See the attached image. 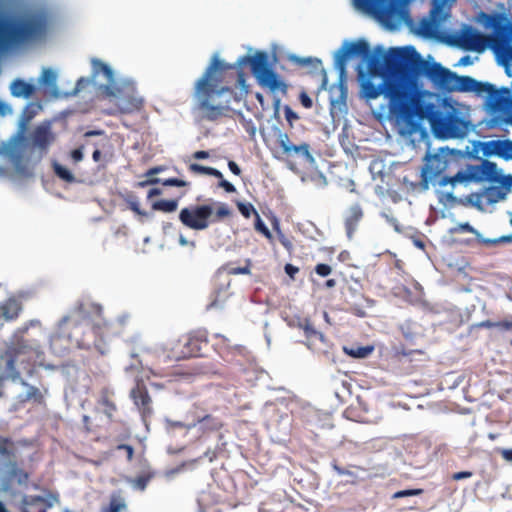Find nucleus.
<instances>
[{"label": "nucleus", "mask_w": 512, "mask_h": 512, "mask_svg": "<svg viewBox=\"0 0 512 512\" xmlns=\"http://www.w3.org/2000/svg\"><path fill=\"white\" fill-rule=\"evenodd\" d=\"M201 425L202 430L217 431L223 427V422L218 418L210 414L203 417H199L187 426V430Z\"/></svg>", "instance_id": "30"}, {"label": "nucleus", "mask_w": 512, "mask_h": 512, "mask_svg": "<svg viewBox=\"0 0 512 512\" xmlns=\"http://www.w3.org/2000/svg\"><path fill=\"white\" fill-rule=\"evenodd\" d=\"M83 147H79L77 149L72 150L71 158L74 162H80L83 159Z\"/></svg>", "instance_id": "60"}, {"label": "nucleus", "mask_w": 512, "mask_h": 512, "mask_svg": "<svg viewBox=\"0 0 512 512\" xmlns=\"http://www.w3.org/2000/svg\"><path fill=\"white\" fill-rule=\"evenodd\" d=\"M505 188L499 186H490L484 192V197L490 204L497 203L506 197Z\"/></svg>", "instance_id": "39"}, {"label": "nucleus", "mask_w": 512, "mask_h": 512, "mask_svg": "<svg viewBox=\"0 0 512 512\" xmlns=\"http://www.w3.org/2000/svg\"><path fill=\"white\" fill-rule=\"evenodd\" d=\"M53 169H54L55 174L60 179L66 181V182H69V183H71V182H73L75 180V177L72 174V172L68 168H66L65 166H62L59 163H54L53 164Z\"/></svg>", "instance_id": "41"}, {"label": "nucleus", "mask_w": 512, "mask_h": 512, "mask_svg": "<svg viewBox=\"0 0 512 512\" xmlns=\"http://www.w3.org/2000/svg\"><path fill=\"white\" fill-rule=\"evenodd\" d=\"M355 5L389 25L407 12L401 6V0H354Z\"/></svg>", "instance_id": "14"}, {"label": "nucleus", "mask_w": 512, "mask_h": 512, "mask_svg": "<svg viewBox=\"0 0 512 512\" xmlns=\"http://www.w3.org/2000/svg\"><path fill=\"white\" fill-rule=\"evenodd\" d=\"M255 229L262 233L267 239H272V234L265 223L260 218V215L256 213Z\"/></svg>", "instance_id": "48"}, {"label": "nucleus", "mask_w": 512, "mask_h": 512, "mask_svg": "<svg viewBox=\"0 0 512 512\" xmlns=\"http://www.w3.org/2000/svg\"><path fill=\"white\" fill-rule=\"evenodd\" d=\"M10 92L12 96L17 98H29L35 92V86L17 78L11 83Z\"/></svg>", "instance_id": "32"}, {"label": "nucleus", "mask_w": 512, "mask_h": 512, "mask_svg": "<svg viewBox=\"0 0 512 512\" xmlns=\"http://www.w3.org/2000/svg\"><path fill=\"white\" fill-rule=\"evenodd\" d=\"M212 216L213 207L211 205H191L181 209L179 220L185 227L201 231L209 227Z\"/></svg>", "instance_id": "15"}, {"label": "nucleus", "mask_w": 512, "mask_h": 512, "mask_svg": "<svg viewBox=\"0 0 512 512\" xmlns=\"http://www.w3.org/2000/svg\"><path fill=\"white\" fill-rule=\"evenodd\" d=\"M457 74L433 62L428 79L441 91L453 92Z\"/></svg>", "instance_id": "21"}, {"label": "nucleus", "mask_w": 512, "mask_h": 512, "mask_svg": "<svg viewBox=\"0 0 512 512\" xmlns=\"http://www.w3.org/2000/svg\"><path fill=\"white\" fill-rule=\"evenodd\" d=\"M500 172L497 164L489 160H482L479 165L469 166L467 172L459 171L452 178H443L440 185H455L469 181H489L495 183L499 180Z\"/></svg>", "instance_id": "13"}, {"label": "nucleus", "mask_w": 512, "mask_h": 512, "mask_svg": "<svg viewBox=\"0 0 512 512\" xmlns=\"http://www.w3.org/2000/svg\"><path fill=\"white\" fill-rule=\"evenodd\" d=\"M103 92L107 96L116 98V105L121 113H133L143 107L144 101L137 95L133 87H128L125 92L118 87L105 85L103 86Z\"/></svg>", "instance_id": "16"}, {"label": "nucleus", "mask_w": 512, "mask_h": 512, "mask_svg": "<svg viewBox=\"0 0 512 512\" xmlns=\"http://www.w3.org/2000/svg\"><path fill=\"white\" fill-rule=\"evenodd\" d=\"M489 106L493 111L507 113L504 122L512 125V96L509 88L496 89L492 85L491 89L486 91Z\"/></svg>", "instance_id": "18"}, {"label": "nucleus", "mask_w": 512, "mask_h": 512, "mask_svg": "<svg viewBox=\"0 0 512 512\" xmlns=\"http://www.w3.org/2000/svg\"><path fill=\"white\" fill-rule=\"evenodd\" d=\"M117 450H124V453H126V459L128 461H131L134 456V448L131 445L127 444H119L116 446Z\"/></svg>", "instance_id": "54"}, {"label": "nucleus", "mask_w": 512, "mask_h": 512, "mask_svg": "<svg viewBox=\"0 0 512 512\" xmlns=\"http://www.w3.org/2000/svg\"><path fill=\"white\" fill-rule=\"evenodd\" d=\"M359 78L361 81V91L365 98L376 99L383 94L388 100L389 113L396 119L399 124L405 125L406 118L402 117L398 111L394 110V104L396 103V90L398 87L406 89L409 94V98H415L418 90H414L409 84L396 79H385L377 86L370 79L365 77L364 72L359 69Z\"/></svg>", "instance_id": "8"}, {"label": "nucleus", "mask_w": 512, "mask_h": 512, "mask_svg": "<svg viewBox=\"0 0 512 512\" xmlns=\"http://www.w3.org/2000/svg\"><path fill=\"white\" fill-rule=\"evenodd\" d=\"M243 60L249 63L252 74L257 79L260 86L269 89L271 92L280 91L286 93L287 85L279 75L270 68L268 56L265 52H257L253 56L244 57Z\"/></svg>", "instance_id": "10"}, {"label": "nucleus", "mask_w": 512, "mask_h": 512, "mask_svg": "<svg viewBox=\"0 0 512 512\" xmlns=\"http://www.w3.org/2000/svg\"><path fill=\"white\" fill-rule=\"evenodd\" d=\"M370 52V46L365 40H358L355 42L345 43L338 52L336 58V66L340 71V74H344L346 69V61L350 56H362L363 58L368 57Z\"/></svg>", "instance_id": "19"}, {"label": "nucleus", "mask_w": 512, "mask_h": 512, "mask_svg": "<svg viewBox=\"0 0 512 512\" xmlns=\"http://www.w3.org/2000/svg\"><path fill=\"white\" fill-rule=\"evenodd\" d=\"M32 445L29 440L13 441L12 438L0 433V473L6 471L8 478L16 480L19 485H25L30 479V473L20 468L16 457L19 447Z\"/></svg>", "instance_id": "9"}, {"label": "nucleus", "mask_w": 512, "mask_h": 512, "mask_svg": "<svg viewBox=\"0 0 512 512\" xmlns=\"http://www.w3.org/2000/svg\"><path fill=\"white\" fill-rule=\"evenodd\" d=\"M207 344L208 340L204 332L185 334L172 343L168 357L174 361L198 357L202 355V349Z\"/></svg>", "instance_id": "12"}, {"label": "nucleus", "mask_w": 512, "mask_h": 512, "mask_svg": "<svg viewBox=\"0 0 512 512\" xmlns=\"http://www.w3.org/2000/svg\"><path fill=\"white\" fill-rule=\"evenodd\" d=\"M276 143L287 160H301L307 163L314 162V157L310 152V145L308 143L303 142L295 145L285 132L278 133Z\"/></svg>", "instance_id": "17"}, {"label": "nucleus", "mask_w": 512, "mask_h": 512, "mask_svg": "<svg viewBox=\"0 0 512 512\" xmlns=\"http://www.w3.org/2000/svg\"><path fill=\"white\" fill-rule=\"evenodd\" d=\"M472 475H473V473L470 471H461V472L454 473L452 476V479L458 481V480L470 478Z\"/></svg>", "instance_id": "61"}, {"label": "nucleus", "mask_w": 512, "mask_h": 512, "mask_svg": "<svg viewBox=\"0 0 512 512\" xmlns=\"http://www.w3.org/2000/svg\"><path fill=\"white\" fill-rule=\"evenodd\" d=\"M294 62L299 64L300 66H306L307 64L309 63H312V62H315L316 64H320V60L318 59H312V58H299V57H294L293 58Z\"/></svg>", "instance_id": "58"}, {"label": "nucleus", "mask_w": 512, "mask_h": 512, "mask_svg": "<svg viewBox=\"0 0 512 512\" xmlns=\"http://www.w3.org/2000/svg\"><path fill=\"white\" fill-rule=\"evenodd\" d=\"M130 397L132 398L134 404L137 406L143 417H147L152 414V399L149 395L147 387L142 380H138L136 382V385L130 392Z\"/></svg>", "instance_id": "22"}, {"label": "nucleus", "mask_w": 512, "mask_h": 512, "mask_svg": "<svg viewBox=\"0 0 512 512\" xmlns=\"http://www.w3.org/2000/svg\"><path fill=\"white\" fill-rule=\"evenodd\" d=\"M387 53L381 47H376L374 54L372 55L369 52V56L364 59L367 61L368 71L371 76H381L384 74V71H387L385 65Z\"/></svg>", "instance_id": "26"}, {"label": "nucleus", "mask_w": 512, "mask_h": 512, "mask_svg": "<svg viewBox=\"0 0 512 512\" xmlns=\"http://www.w3.org/2000/svg\"><path fill=\"white\" fill-rule=\"evenodd\" d=\"M457 42L466 51L483 52L489 47L506 70L512 65V26L498 25L494 34L487 36L470 25H464Z\"/></svg>", "instance_id": "3"}, {"label": "nucleus", "mask_w": 512, "mask_h": 512, "mask_svg": "<svg viewBox=\"0 0 512 512\" xmlns=\"http://www.w3.org/2000/svg\"><path fill=\"white\" fill-rule=\"evenodd\" d=\"M364 216L363 209L360 204L352 205L346 212L344 224L347 237L351 239L357 230V227Z\"/></svg>", "instance_id": "27"}, {"label": "nucleus", "mask_w": 512, "mask_h": 512, "mask_svg": "<svg viewBox=\"0 0 512 512\" xmlns=\"http://www.w3.org/2000/svg\"><path fill=\"white\" fill-rule=\"evenodd\" d=\"M98 406L102 407L103 413L112 421L118 408L115 402V392L110 387H103L97 398Z\"/></svg>", "instance_id": "24"}, {"label": "nucleus", "mask_w": 512, "mask_h": 512, "mask_svg": "<svg viewBox=\"0 0 512 512\" xmlns=\"http://www.w3.org/2000/svg\"><path fill=\"white\" fill-rule=\"evenodd\" d=\"M485 155L495 154L504 160H512V140H493L487 143Z\"/></svg>", "instance_id": "29"}, {"label": "nucleus", "mask_w": 512, "mask_h": 512, "mask_svg": "<svg viewBox=\"0 0 512 512\" xmlns=\"http://www.w3.org/2000/svg\"><path fill=\"white\" fill-rule=\"evenodd\" d=\"M188 170L194 174L209 175L218 179H222V173L213 167H207L197 163H191L188 166Z\"/></svg>", "instance_id": "40"}, {"label": "nucleus", "mask_w": 512, "mask_h": 512, "mask_svg": "<svg viewBox=\"0 0 512 512\" xmlns=\"http://www.w3.org/2000/svg\"><path fill=\"white\" fill-rule=\"evenodd\" d=\"M179 204L178 199L165 200L161 199L153 202L152 209L155 211H161L164 213H171L177 210Z\"/></svg>", "instance_id": "38"}, {"label": "nucleus", "mask_w": 512, "mask_h": 512, "mask_svg": "<svg viewBox=\"0 0 512 512\" xmlns=\"http://www.w3.org/2000/svg\"><path fill=\"white\" fill-rule=\"evenodd\" d=\"M284 115L291 128L293 127V122L299 119L298 114L288 105L284 107Z\"/></svg>", "instance_id": "52"}, {"label": "nucleus", "mask_w": 512, "mask_h": 512, "mask_svg": "<svg viewBox=\"0 0 512 512\" xmlns=\"http://www.w3.org/2000/svg\"><path fill=\"white\" fill-rule=\"evenodd\" d=\"M21 382V384L25 387H27V393H26V399L27 400H34L36 402H41L42 399H43V396L40 392V390L35 387V386H32V385H29L27 382H25L24 380H19Z\"/></svg>", "instance_id": "43"}, {"label": "nucleus", "mask_w": 512, "mask_h": 512, "mask_svg": "<svg viewBox=\"0 0 512 512\" xmlns=\"http://www.w3.org/2000/svg\"><path fill=\"white\" fill-rule=\"evenodd\" d=\"M192 157L194 159H207L209 157V152L204 150H199L193 153Z\"/></svg>", "instance_id": "64"}, {"label": "nucleus", "mask_w": 512, "mask_h": 512, "mask_svg": "<svg viewBox=\"0 0 512 512\" xmlns=\"http://www.w3.org/2000/svg\"><path fill=\"white\" fill-rule=\"evenodd\" d=\"M22 307L18 300L15 298H8L0 303V318L7 321L14 320L19 316Z\"/></svg>", "instance_id": "31"}, {"label": "nucleus", "mask_w": 512, "mask_h": 512, "mask_svg": "<svg viewBox=\"0 0 512 512\" xmlns=\"http://www.w3.org/2000/svg\"><path fill=\"white\" fill-rule=\"evenodd\" d=\"M228 167H229V170L234 174V175H237L239 176L241 174V169L240 167L238 166V164L232 160H230L228 162Z\"/></svg>", "instance_id": "62"}, {"label": "nucleus", "mask_w": 512, "mask_h": 512, "mask_svg": "<svg viewBox=\"0 0 512 512\" xmlns=\"http://www.w3.org/2000/svg\"><path fill=\"white\" fill-rule=\"evenodd\" d=\"M449 235L454 243L461 245H473L474 243H487L481 234L468 222L460 223L449 229Z\"/></svg>", "instance_id": "20"}, {"label": "nucleus", "mask_w": 512, "mask_h": 512, "mask_svg": "<svg viewBox=\"0 0 512 512\" xmlns=\"http://www.w3.org/2000/svg\"><path fill=\"white\" fill-rule=\"evenodd\" d=\"M54 137L47 126H39L33 133V143L40 148H47Z\"/></svg>", "instance_id": "34"}, {"label": "nucleus", "mask_w": 512, "mask_h": 512, "mask_svg": "<svg viewBox=\"0 0 512 512\" xmlns=\"http://www.w3.org/2000/svg\"><path fill=\"white\" fill-rule=\"evenodd\" d=\"M48 17L42 10L28 11L14 24L5 29L6 39L14 44H22L42 39L47 32Z\"/></svg>", "instance_id": "7"}, {"label": "nucleus", "mask_w": 512, "mask_h": 512, "mask_svg": "<svg viewBox=\"0 0 512 512\" xmlns=\"http://www.w3.org/2000/svg\"><path fill=\"white\" fill-rule=\"evenodd\" d=\"M299 100L304 108H306V109L312 108L313 101H312L311 97L305 91H302L299 94Z\"/></svg>", "instance_id": "53"}, {"label": "nucleus", "mask_w": 512, "mask_h": 512, "mask_svg": "<svg viewBox=\"0 0 512 512\" xmlns=\"http://www.w3.org/2000/svg\"><path fill=\"white\" fill-rule=\"evenodd\" d=\"M499 183L500 188H505V193L508 194L510 189L512 188V176L511 175H499V180L496 182Z\"/></svg>", "instance_id": "50"}, {"label": "nucleus", "mask_w": 512, "mask_h": 512, "mask_svg": "<svg viewBox=\"0 0 512 512\" xmlns=\"http://www.w3.org/2000/svg\"><path fill=\"white\" fill-rule=\"evenodd\" d=\"M396 91L393 109L406 118L405 127L409 133L419 130V121L427 120L438 137L462 138L467 134L469 121L460 116L448 98L426 90H419L415 98H409L406 89L398 87Z\"/></svg>", "instance_id": "1"}, {"label": "nucleus", "mask_w": 512, "mask_h": 512, "mask_svg": "<svg viewBox=\"0 0 512 512\" xmlns=\"http://www.w3.org/2000/svg\"><path fill=\"white\" fill-rule=\"evenodd\" d=\"M72 325L69 338L78 348L95 349L102 355L106 353V336L109 328L108 323L100 314L95 318L83 316L80 320L74 321Z\"/></svg>", "instance_id": "4"}, {"label": "nucleus", "mask_w": 512, "mask_h": 512, "mask_svg": "<svg viewBox=\"0 0 512 512\" xmlns=\"http://www.w3.org/2000/svg\"><path fill=\"white\" fill-rule=\"evenodd\" d=\"M298 327L304 331L309 343H313L315 340L324 342V335L314 328L312 322L308 318L300 320Z\"/></svg>", "instance_id": "35"}, {"label": "nucleus", "mask_w": 512, "mask_h": 512, "mask_svg": "<svg viewBox=\"0 0 512 512\" xmlns=\"http://www.w3.org/2000/svg\"><path fill=\"white\" fill-rule=\"evenodd\" d=\"M127 202H128L129 208L133 212H135L138 215H146L145 212L141 211L139 202H138V200L135 197L129 199Z\"/></svg>", "instance_id": "55"}, {"label": "nucleus", "mask_w": 512, "mask_h": 512, "mask_svg": "<svg viewBox=\"0 0 512 512\" xmlns=\"http://www.w3.org/2000/svg\"><path fill=\"white\" fill-rule=\"evenodd\" d=\"M423 493V489H406V490H400L395 492L392 495L393 499L403 498V497H409V496H418Z\"/></svg>", "instance_id": "49"}, {"label": "nucleus", "mask_w": 512, "mask_h": 512, "mask_svg": "<svg viewBox=\"0 0 512 512\" xmlns=\"http://www.w3.org/2000/svg\"><path fill=\"white\" fill-rule=\"evenodd\" d=\"M370 351H371L370 348L362 347V348H359L356 353L351 351L350 354L353 356H356V357H365Z\"/></svg>", "instance_id": "63"}, {"label": "nucleus", "mask_w": 512, "mask_h": 512, "mask_svg": "<svg viewBox=\"0 0 512 512\" xmlns=\"http://www.w3.org/2000/svg\"><path fill=\"white\" fill-rule=\"evenodd\" d=\"M284 270H285L286 274L289 275L292 279L299 272V268L292 264H286L284 267Z\"/></svg>", "instance_id": "59"}, {"label": "nucleus", "mask_w": 512, "mask_h": 512, "mask_svg": "<svg viewBox=\"0 0 512 512\" xmlns=\"http://www.w3.org/2000/svg\"><path fill=\"white\" fill-rule=\"evenodd\" d=\"M37 351L24 341H18L0 356V381L21 380V375L32 376L35 371Z\"/></svg>", "instance_id": "5"}, {"label": "nucleus", "mask_w": 512, "mask_h": 512, "mask_svg": "<svg viewBox=\"0 0 512 512\" xmlns=\"http://www.w3.org/2000/svg\"><path fill=\"white\" fill-rule=\"evenodd\" d=\"M158 183H161L163 186H175V187H185V186H189V184H190L189 182L182 180V179H178V178H168V179H164V180H161L159 178H153V179H150L147 181L140 182L139 186L143 187L148 184H158Z\"/></svg>", "instance_id": "37"}, {"label": "nucleus", "mask_w": 512, "mask_h": 512, "mask_svg": "<svg viewBox=\"0 0 512 512\" xmlns=\"http://www.w3.org/2000/svg\"><path fill=\"white\" fill-rule=\"evenodd\" d=\"M52 503L40 495H24L20 503L21 512H47Z\"/></svg>", "instance_id": "25"}, {"label": "nucleus", "mask_w": 512, "mask_h": 512, "mask_svg": "<svg viewBox=\"0 0 512 512\" xmlns=\"http://www.w3.org/2000/svg\"><path fill=\"white\" fill-rule=\"evenodd\" d=\"M155 477V472L151 470H146L138 474L136 477H128L126 479L127 483L131 485V487L138 491H144L149 482Z\"/></svg>", "instance_id": "33"}, {"label": "nucleus", "mask_w": 512, "mask_h": 512, "mask_svg": "<svg viewBox=\"0 0 512 512\" xmlns=\"http://www.w3.org/2000/svg\"><path fill=\"white\" fill-rule=\"evenodd\" d=\"M425 163L421 170V187L424 190L429 188V185L444 187L440 185L443 178H452L453 176H446L443 173L448 169L452 163V158L448 152L441 149L438 153L427 154L425 156Z\"/></svg>", "instance_id": "11"}, {"label": "nucleus", "mask_w": 512, "mask_h": 512, "mask_svg": "<svg viewBox=\"0 0 512 512\" xmlns=\"http://www.w3.org/2000/svg\"><path fill=\"white\" fill-rule=\"evenodd\" d=\"M447 1L448 0H433L432 1L431 16L434 19H437V18L441 19L442 12H443V9H444Z\"/></svg>", "instance_id": "46"}, {"label": "nucleus", "mask_w": 512, "mask_h": 512, "mask_svg": "<svg viewBox=\"0 0 512 512\" xmlns=\"http://www.w3.org/2000/svg\"><path fill=\"white\" fill-rule=\"evenodd\" d=\"M387 71L428 79L433 62L426 61L412 46L390 48L385 59Z\"/></svg>", "instance_id": "6"}, {"label": "nucleus", "mask_w": 512, "mask_h": 512, "mask_svg": "<svg viewBox=\"0 0 512 512\" xmlns=\"http://www.w3.org/2000/svg\"><path fill=\"white\" fill-rule=\"evenodd\" d=\"M219 187L223 188L227 193H234L236 188L229 181L225 180L223 177L219 179L218 183Z\"/></svg>", "instance_id": "56"}, {"label": "nucleus", "mask_w": 512, "mask_h": 512, "mask_svg": "<svg viewBox=\"0 0 512 512\" xmlns=\"http://www.w3.org/2000/svg\"><path fill=\"white\" fill-rule=\"evenodd\" d=\"M94 146L95 150L92 153V159L94 162L99 163V168H105L113 157L108 138L105 137L103 140L95 143Z\"/></svg>", "instance_id": "28"}, {"label": "nucleus", "mask_w": 512, "mask_h": 512, "mask_svg": "<svg viewBox=\"0 0 512 512\" xmlns=\"http://www.w3.org/2000/svg\"><path fill=\"white\" fill-rule=\"evenodd\" d=\"M57 75L52 69H44L41 75V82L47 87L56 86Z\"/></svg>", "instance_id": "45"}, {"label": "nucleus", "mask_w": 512, "mask_h": 512, "mask_svg": "<svg viewBox=\"0 0 512 512\" xmlns=\"http://www.w3.org/2000/svg\"><path fill=\"white\" fill-rule=\"evenodd\" d=\"M232 214L231 210L225 203H220L213 216L210 218L211 223L218 222L224 218L230 217Z\"/></svg>", "instance_id": "42"}, {"label": "nucleus", "mask_w": 512, "mask_h": 512, "mask_svg": "<svg viewBox=\"0 0 512 512\" xmlns=\"http://www.w3.org/2000/svg\"><path fill=\"white\" fill-rule=\"evenodd\" d=\"M92 66H93V73L95 75L103 74L108 83L107 85L114 86L113 85L114 73H113V70L107 64H105L101 60L94 59L92 61Z\"/></svg>", "instance_id": "36"}, {"label": "nucleus", "mask_w": 512, "mask_h": 512, "mask_svg": "<svg viewBox=\"0 0 512 512\" xmlns=\"http://www.w3.org/2000/svg\"><path fill=\"white\" fill-rule=\"evenodd\" d=\"M492 84L483 83L473 79L470 76H456L453 92H474L478 96L484 95Z\"/></svg>", "instance_id": "23"}, {"label": "nucleus", "mask_w": 512, "mask_h": 512, "mask_svg": "<svg viewBox=\"0 0 512 512\" xmlns=\"http://www.w3.org/2000/svg\"><path fill=\"white\" fill-rule=\"evenodd\" d=\"M501 331H512V321L503 320L495 322V327Z\"/></svg>", "instance_id": "57"}, {"label": "nucleus", "mask_w": 512, "mask_h": 512, "mask_svg": "<svg viewBox=\"0 0 512 512\" xmlns=\"http://www.w3.org/2000/svg\"><path fill=\"white\" fill-rule=\"evenodd\" d=\"M126 508V504L123 499L120 497H112L110 499L109 505L106 508L102 509V512H121Z\"/></svg>", "instance_id": "44"}, {"label": "nucleus", "mask_w": 512, "mask_h": 512, "mask_svg": "<svg viewBox=\"0 0 512 512\" xmlns=\"http://www.w3.org/2000/svg\"><path fill=\"white\" fill-rule=\"evenodd\" d=\"M237 208L245 218H250L252 214L256 216L258 213L251 203L237 202Z\"/></svg>", "instance_id": "47"}, {"label": "nucleus", "mask_w": 512, "mask_h": 512, "mask_svg": "<svg viewBox=\"0 0 512 512\" xmlns=\"http://www.w3.org/2000/svg\"><path fill=\"white\" fill-rule=\"evenodd\" d=\"M234 69L233 65L225 64L214 58L205 73L198 79L195 87V109L199 112L200 118L208 121H216L224 115L227 106L216 102V98L232 89L222 85L224 73Z\"/></svg>", "instance_id": "2"}, {"label": "nucleus", "mask_w": 512, "mask_h": 512, "mask_svg": "<svg viewBox=\"0 0 512 512\" xmlns=\"http://www.w3.org/2000/svg\"><path fill=\"white\" fill-rule=\"evenodd\" d=\"M315 273L320 277H327L331 274L332 268L330 265L325 263H319L314 268Z\"/></svg>", "instance_id": "51"}]
</instances>
